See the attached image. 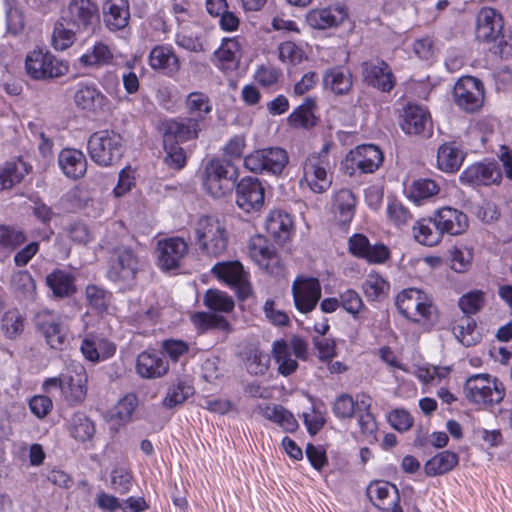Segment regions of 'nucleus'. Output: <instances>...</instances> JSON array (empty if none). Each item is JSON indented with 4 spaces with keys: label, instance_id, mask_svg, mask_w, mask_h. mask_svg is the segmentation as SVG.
Here are the masks:
<instances>
[{
    "label": "nucleus",
    "instance_id": "27",
    "mask_svg": "<svg viewBox=\"0 0 512 512\" xmlns=\"http://www.w3.org/2000/svg\"><path fill=\"white\" fill-rule=\"evenodd\" d=\"M168 370L169 364L159 352L146 350L136 359V372L142 378H160L167 374Z\"/></svg>",
    "mask_w": 512,
    "mask_h": 512
},
{
    "label": "nucleus",
    "instance_id": "48",
    "mask_svg": "<svg viewBox=\"0 0 512 512\" xmlns=\"http://www.w3.org/2000/svg\"><path fill=\"white\" fill-rule=\"evenodd\" d=\"M356 197L349 189H340L334 195V208L339 214L340 221L349 223L355 213Z\"/></svg>",
    "mask_w": 512,
    "mask_h": 512
},
{
    "label": "nucleus",
    "instance_id": "18",
    "mask_svg": "<svg viewBox=\"0 0 512 512\" xmlns=\"http://www.w3.org/2000/svg\"><path fill=\"white\" fill-rule=\"evenodd\" d=\"M156 253L158 266L162 270H174L187 255L188 244L180 237L163 239L158 241Z\"/></svg>",
    "mask_w": 512,
    "mask_h": 512
},
{
    "label": "nucleus",
    "instance_id": "34",
    "mask_svg": "<svg viewBox=\"0 0 512 512\" xmlns=\"http://www.w3.org/2000/svg\"><path fill=\"white\" fill-rule=\"evenodd\" d=\"M58 164L62 172L71 179L82 178L87 171L86 157L77 149H63L59 153Z\"/></svg>",
    "mask_w": 512,
    "mask_h": 512
},
{
    "label": "nucleus",
    "instance_id": "30",
    "mask_svg": "<svg viewBox=\"0 0 512 512\" xmlns=\"http://www.w3.org/2000/svg\"><path fill=\"white\" fill-rule=\"evenodd\" d=\"M149 65L153 70L173 76L180 69V61L173 48L168 45H157L149 53Z\"/></svg>",
    "mask_w": 512,
    "mask_h": 512
},
{
    "label": "nucleus",
    "instance_id": "11",
    "mask_svg": "<svg viewBox=\"0 0 512 512\" xmlns=\"http://www.w3.org/2000/svg\"><path fill=\"white\" fill-rule=\"evenodd\" d=\"M139 270V260L131 249L120 248L115 251L107 271L108 278L123 287L134 281Z\"/></svg>",
    "mask_w": 512,
    "mask_h": 512
},
{
    "label": "nucleus",
    "instance_id": "50",
    "mask_svg": "<svg viewBox=\"0 0 512 512\" xmlns=\"http://www.w3.org/2000/svg\"><path fill=\"white\" fill-rule=\"evenodd\" d=\"M266 419L277 423L286 432H294L298 428V422L293 414L280 405H269L264 409Z\"/></svg>",
    "mask_w": 512,
    "mask_h": 512
},
{
    "label": "nucleus",
    "instance_id": "33",
    "mask_svg": "<svg viewBox=\"0 0 512 512\" xmlns=\"http://www.w3.org/2000/svg\"><path fill=\"white\" fill-rule=\"evenodd\" d=\"M367 496L375 507L389 510L398 501V489L386 481H374L366 490Z\"/></svg>",
    "mask_w": 512,
    "mask_h": 512
},
{
    "label": "nucleus",
    "instance_id": "43",
    "mask_svg": "<svg viewBox=\"0 0 512 512\" xmlns=\"http://www.w3.org/2000/svg\"><path fill=\"white\" fill-rule=\"evenodd\" d=\"M31 170V166L19 159L15 162L6 163L0 169V190L11 189L20 183L25 175Z\"/></svg>",
    "mask_w": 512,
    "mask_h": 512
},
{
    "label": "nucleus",
    "instance_id": "1",
    "mask_svg": "<svg viewBox=\"0 0 512 512\" xmlns=\"http://www.w3.org/2000/svg\"><path fill=\"white\" fill-rule=\"evenodd\" d=\"M371 397L367 394L357 395L356 401L349 394L339 395L334 404L333 412L340 419H350L353 417L356 409L358 411V424L361 433L366 437L369 443L377 441V423L374 415L371 413Z\"/></svg>",
    "mask_w": 512,
    "mask_h": 512
},
{
    "label": "nucleus",
    "instance_id": "64",
    "mask_svg": "<svg viewBox=\"0 0 512 512\" xmlns=\"http://www.w3.org/2000/svg\"><path fill=\"white\" fill-rule=\"evenodd\" d=\"M137 405V397L134 394H127L115 405L113 417L123 422L128 421Z\"/></svg>",
    "mask_w": 512,
    "mask_h": 512
},
{
    "label": "nucleus",
    "instance_id": "19",
    "mask_svg": "<svg viewBox=\"0 0 512 512\" xmlns=\"http://www.w3.org/2000/svg\"><path fill=\"white\" fill-rule=\"evenodd\" d=\"M364 81L383 92L391 91L395 86V77L388 66L382 60H369L361 65Z\"/></svg>",
    "mask_w": 512,
    "mask_h": 512
},
{
    "label": "nucleus",
    "instance_id": "23",
    "mask_svg": "<svg viewBox=\"0 0 512 512\" xmlns=\"http://www.w3.org/2000/svg\"><path fill=\"white\" fill-rule=\"evenodd\" d=\"M349 251L358 258L370 263H384L390 256L389 249L384 244L371 245L363 234H354L348 241Z\"/></svg>",
    "mask_w": 512,
    "mask_h": 512
},
{
    "label": "nucleus",
    "instance_id": "29",
    "mask_svg": "<svg viewBox=\"0 0 512 512\" xmlns=\"http://www.w3.org/2000/svg\"><path fill=\"white\" fill-rule=\"evenodd\" d=\"M353 165L363 173L375 172L384 160L380 148L374 144H362L351 151Z\"/></svg>",
    "mask_w": 512,
    "mask_h": 512
},
{
    "label": "nucleus",
    "instance_id": "37",
    "mask_svg": "<svg viewBox=\"0 0 512 512\" xmlns=\"http://www.w3.org/2000/svg\"><path fill=\"white\" fill-rule=\"evenodd\" d=\"M413 235L418 243L429 247L438 245L444 236L434 215L418 220L413 226Z\"/></svg>",
    "mask_w": 512,
    "mask_h": 512
},
{
    "label": "nucleus",
    "instance_id": "47",
    "mask_svg": "<svg viewBox=\"0 0 512 512\" xmlns=\"http://www.w3.org/2000/svg\"><path fill=\"white\" fill-rule=\"evenodd\" d=\"M185 108L189 117L201 118L203 125L206 117L212 111V103L209 96L203 92H191L185 100Z\"/></svg>",
    "mask_w": 512,
    "mask_h": 512
},
{
    "label": "nucleus",
    "instance_id": "21",
    "mask_svg": "<svg viewBox=\"0 0 512 512\" xmlns=\"http://www.w3.org/2000/svg\"><path fill=\"white\" fill-rule=\"evenodd\" d=\"M503 30V19L500 13L490 7L482 8L477 14L476 38L481 42L497 41Z\"/></svg>",
    "mask_w": 512,
    "mask_h": 512
},
{
    "label": "nucleus",
    "instance_id": "10",
    "mask_svg": "<svg viewBox=\"0 0 512 512\" xmlns=\"http://www.w3.org/2000/svg\"><path fill=\"white\" fill-rule=\"evenodd\" d=\"M289 162L286 150L270 147L255 150L244 159V166L253 173L280 175Z\"/></svg>",
    "mask_w": 512,
    "mask_h": 512
},
{
    "label": "nucleus",
    "instance_id": "24",
    "mask_svg": "<svg viewBox=\"0 0 512 512\" xmlns=\"http://www.w3.org/2000/svg\"><path fill=\"white\" fill-rule=\"evenodd\" d=\"M62 393L70 405L82 403L86 397L87 374L82 365L74 366L73 371L62 374Z\"/></svg>",
    "mask_w": 512,
    "mask_h": 512
},
{
    "label": "nucleus",
    "instance_id": "63",
    "mask_svg": "<svg viewBox=\"0 0 512 512\" xmlns=\"http://www.w3.org/2000/svg\"><path fill=\"white\" fill-rule=\"evenodd\" d=\"M241 44L237 38H224L215 54L221 61L232 62L240 55Z\"/></svg>",
    "mask_w": 512,
    "mask_h": 512
},
{
    "label": "nucleus",
    "instance_id": "32",
    "mask_svg": "<svg viewBox=\"0 0 512 512\" xmlns=\"http://www.w3.org/2000/svg\"><path fill=\"white\" fill-rule=\"evenodd\" d=\"M238 356L250 375L262 376L270 367V356L255 345L245 346Z\"/></svg>",
    "mask_w": 512,
    "mask_h": 512
},
{
    "label": "nucleus",
    "instance_id": "13",
    "mask_svg": "<svg viewBox=\"0 0 512 512\" xmlns=\"http://www.w3.org/2000/svg\"><path fill=\"white\" fill-rule=\"evenodd\" d=\"M453 94L456 104L467 112L477 111L483 105L484 87L475 77L461 78L455 84Z\"/></svg>",
    "mask_w": 512,
    "mask_h": 512
},
{
    "label": "nucleus",
    "instance_id": "41",
    "mask_svg": "<svg viewBox=\"0 0 512 512\" xmlns=\"http://www.w3.org/2000/svg\"><path fill=\"white\" fill-rule=\"evenodd\" d=\"M346 14L341 9H316L307 16L309 25L315 29H327L343 22Z\"/></svg>",
    "mask_w": 512,
    "mask_h": 512
},
{
    "label": "nucleus",
    "instance_id": "9",
    "mask_svg": "<svg viewBox=\"0 0 512 512\" xmlns=\"http://www.w3.org/2000/svg\"><path fill=\"white\" fill-rule=\"evenodd\" d=\"M27 74L36 80L53 79L64 76L68 65L57 59L49 51L33 50L26 56Z\"/></svg>",
    "mask_w": 512,
    "mask_h": 512
},
{
    "label": "nucleus",
    "instance_id": "36",
    "mask_svg": "<svg viewBox=\"0 0 512 512\" xmlns=\"http://www.w3.org/2000/svg\"><path fill=\"white\" fill-rule=\"evenodd\" d=\"M103 15L110 30L125 28L130 17L127 0H106L103 4Z\"/></svg>",
    "mask_w": 512,
    "mask_h": 512
},
{
    "label": "nucleus",
    "instance_id": "8",
    "mask_svg": "<svg viewBox=\"0 0 512 512\" xmlns=\"http://www.w3.org/2000/svg\"><path fill=\"white\" fill-rule=\"evenodd\" d=\"M35 323L52 349L64 350L68 346L69 328L60 314L50 310L39 311L35 316Z\"/></svg>",
    "mask_w": 512,
    "mask_h": 512
},
{
    "label": "nucleus",
    "instance_id": "62",
    "mask_svg": "<svg viewBox=\"0 0 512 512\" xmlns=\"http://www.w3.org/2000/svg\"><path fill=\"white\" fill-rule=\"evenodd\" d=\"M192 393L191 387L183 382H178L172 385L163 400V405L168 408L175 407L182 404L188 396Z\"/></svg>",
    "mask_w": 512,
    "mask_h": 512
},
{
    "label": "nucleus",
    "instance_id": "5",
    "mask_svg": "<svg viewBox=\"0 0 512 512\" xmlns=\"http://www.w3.org/2000/svg\"><path fill=\"white\" fill-rule=\"evenodd\" d=\"M330 147V143H325L319 152L309 154L303 163L300 184L306 185L314 193H323L332 184V178L328 175Z\"/></svg>",
    "mask_w": 512,
    "mask_h": 512
},
{
    "label": "nucleus",
    "instance_id": "61",
    "mask_svg": "<svg viewBox=\"0 0 512 512\" xmlns=\"http://www.w3.org/2000/svg\"><path fill=\"white\" fill-rule=\"evenodd\" d=\"M164 149L166 151L165 163L174 169H181L186 163V154L182 147L177 142L171 141L163 142Z\"/></svg>",
    "mask_w": 512,
    "mask_h": 512
},
{
    "label": "nucleus",
    "instance_id": "20",
    "mask_svg": "<svg viewBox=\"0 0 512 512\" xmlns=\"http://www.w3.org/2000/svg\"><path fill=\"white\" fill-rule=\"evenodd\" d=\"M502 178L495 162H477L468 166L460 175V182L471 186L498 184Z\"/></svg>",
    "mask_w": 512,
    "mask_h": 512
},
{
    "label": "nucleus",
    "instance_id": "14",
    "mask_svg": "<svg viewBox=\"0 0 512 512\" xmlns=\"http://www.w3.org/2000/svg\"><path fill=\"white\" fill-rule=\"evenodd\" d=\"M212 273L218 279L236 289L240 299H246L252 292L248 281V274L238 261L217 263L212 268Z\"/></svg>",
    "mask_w": 512,
    "mask_h": 512
},
{
    "label": "nucleus",
    "instance_id": "22",
    "mask_svg": "<svg viewBox=\"0 0 512 512\" xmlns=\"http://www.w3.org/2000/svg\"><path fill=\"white\" fill-rule=\"evenodd\" d=\"M400 126L409 135L429 134L432 129L430 114L419 105L409 104L401 114Z\"/></svg>",
    "mask_w": 512,
    "mask_h": 512
},
{
    "label": "nucleus",
    "instance_id": "45",
    "mask_svg": "<svg viewBox=\"0 0 512 512\" xmlns=\"http://www.w3.org/2000/svg\"><path fill=\"white\" fill-rule=\"evenodd\" d=\"M75 278L62 270H55L46 277V283L56 297L71 296L75 291Z\"/></svg>",
    "mask_w": 512,
    "mask_h": 512
},
{
    "label": "nucleus",
    "instance_id": "38",
    "mask_svg": "<svg viewBox=\"0 0 512 512\" xmlns=\"http://www.w3.org/2000/svg\"><path fill=\"white\" fill-rule=\"evenodd\" d=\"M293 221L291 216L281 210H273L266 219V230L275 239L280 242L286 241L292 231Z\"/></svg>",
    "mask_w": 512,
    "mask_h": 512
},
{
    "label": "nucleus",
    "instance_id": "54",
    "mask_svg": "<svg viewBox=\"0 0 512 512\" xmlns=\"http://www.w3.org/2000/svg\"><path fill=\"white\" fill-rule=\"evenodd\" d=\"M85 296L89 306L98 314L107 312L111 300V294L94 284H90L85 289Z\"/></svg>",
    "mask_w": 512,
    "mask_h": 512
},
{
    "label": "nucleus",
    "instance_id": "31",
    "mask_svg": "<svg viewBox=\"0 0 512 512\" xmlns=\"http://www.w3.org/2000/svg\"><path fill=\"white\" fill-rule=\"evenodd\" d=\"M466 157L463 146L458 141H448L439 146L437 151V166L446 173L458 171Z\"/></svg>",
    "mask_w": 512,
    "mask_h": 512
},
{
    "label": "nucleus",
    "instance_id": "3",
    "mask_svg": "<svg viewBox=\"0 0 512 512\" xmlns=\"http://www.w3.org/2000/svg\"><path fill=\"white\" fill-rule=\"evenodd\" d=\"M194 235L201 252L208 256H220L227 249L226 226L216 217L201 216L195 223Z\"/></svg>",
    "mask_w": 512,
    "mask_h": 512
},
{
    "label": "nucleus",
    "instance_id": "16",
    "mask_svg": "<svg viewBox=\"0 0 512 512\" xmlns=\"http://www.w3.org/2000/svg\"><path fill=\"white\" fill-rule=\"evenodd\" d=\"M295 307L302 313H309L316 307L321 297V285L316 278L298 277L292 285Z\"/></svg>",
    "mask_w": 512,
    "mask_h": 512
},
{
    "label": "nucleus",
    "instance_id": "49",
    "mask_svg": "<svg viewBox=\"0 0 512 512\" xmlns=\"http://www.w3.org/2000/svg\"><path fill=\"white\" fill-rule=\"evenodd\" d=\"M275 361L278 363V372L283 376H289L298 368V363L291 358L290 349L284 340L275 341L272 348Z\"/></svg>",
    "mask_w": 512,
    "mask_h": 512
},
{
    "label": "nucleus",
    "instance_id": "26",
    "mask_svg": "<svg viewBox=\"0 0 512 512\" xmlns=\"http://www.w3.org/2000/svg\"><path fill=\"white\" fill-rule=\"evenodd\" d=\"M433 215L443 235H460L468 228L467 215L458 209L442 207L436 210Z\"/></svg>",
    "mask_w": 512,
    "mask_h": 512
},
{
    "label": "nucleus",
    "instance_id": "17",
    "mask_svg": "<svg viewBox=\"0 0 512 512\" xmlns=\"http://www.w3.org/2000/svg\"><path fill=\"white\" fill-rule=\"evenodd\" d=\"M264 198V187L255 177H244L236 185V203L245 212L259 211Z\"/></svg>",
    "mask_w": 512,
    "mask_h": 512
},
{
    "label": "nucleus",
    "instance_id": "42",
    "mask_svg": "<svg viewBox=\"0 0 512 512\" xmlns=\"http://www.w3.org/2000/svg\"><path fill=\"white\" fill-rule=\"evenodd\" d=\"M452 332L456 339L466 347L475 345L481 339V334L476 329V322L470 316L462 315L458 318L453 324Z\"/></svg>",
    "mask_w": 512,
    "mask_h": 512
},
{
    "label": "nucleus",
    "instance_id": "6",
    "mask_svg": "<svg viewBox=\"0 0 512 512\" xmlns=\"http://www.w3.org/2000/svg\"><path fill=\"white\" fill-rule=\"evenodd\" d=\"M464 393L473 403L492 405L503 400L505 388L500 381L488 374H475L467 379Z\"/></svg>",
    "mask_w": 512,
    "mask_h": 512
},
{
    "label": "nucleus",
    "instance_id": "2",
    "mask_svg": "<svg viewBox=\"0 0 512 512\" xmlns=\"http://www.w3.org/2000/svg\"><path fill=\"white\" fill-rule=\"evenodd\" d=\"M395 304L404 318L423 326L432 322L437 313L432 298L417 288H408L399 292Z\"/></svg>",
    "mask_w": 512,
    "mask_h": 512
},
{
    "label": "nucleus",
    "instance_id": "55",
    "mask_svg": "<svg viewBox=\"0 0 512 512\" xmlns=\"http://www.w3.org/2000/svg\"><path fill=\"white\" fill-rule=\"evenodd\" d=\"M205 305L214 311L229 313L234 309V301L226 293L209 289L204 297Z\"/></svg>",
    "mask_w": 512,
    "mask_h": 512
},
{
    "label": "nucleus",
    "instance_id": "59",
    "mask_svg": "<svg viewBox=\"0 0 512 512\" xmlns=\"http://www.w3.org/2000/svg\"><path fill=\"white\" fill-rule=\"evenodd\" d=\"M27 241V236L22 230L0 225V246L15 250Z\"/></svg>",
    "mask_w": 512,
    "mask_h": 512
},
{
    "label": "nucleus",
    "instance_id": "56",
    "mask_svg": "<svg viewBox=\"0 0 512 512\" xmlns=\"http://www.w3.org/2000/svg\"><path fill=\"white\" fill-rule=\"evenodd\" d=\"M486 301L485 293L481 290H473L462 295L458 301V306L464 316H470L479 312Z\"/></svg>",
    "mask_w": 512,
    "mask_h": 512
},
{
    "label": "nucleus",
    "instance_id": "40",
    "mask_svg": "<svg viewBox=\"0 0 512 512\" xmlns=\"http://www.w3.org/2000/svg\"><path fill=\"white\" fill-rule=\"evenodd\" d=\"M326 88L338 95L346 94L352 87V77L348 69L334 67L327 70L323 76Z\"/></svg>",
    "mask_w": 512,
    "mask_h": 512
},
{
    "label": "nucleus",
    "instance_id": "51",
    "mask_svg": "<svg viewBox=\"0 0 512 512\" xmlns=\"http://www.w3.org/2000/svg\"><path fill=\"white\" fill-rule=\"evenodd\" d=\"M389 283L378 273H369L363 283V291L368 300L379 301L389 292Z\"/></svg>",
    "mask_w": 512,
    "mask_h": 512
},
{
    "label": "nucleus",
    "instance_id": "4",
    "mask_svg": "<svg viewBox=\"0 0 512 512\" xmlns=\"http://www.w3.org/2000/svg\"><path fill=\"white\" fill-rule=\"evenodd\" d=\"M87 148L91 160L102 167L116 164L124 154L121 135L110 130L93 133L88 140Z\"/></svg>",
    "mask_w": 512,
    "mask_h": 512
},
{
    "label": "nucleus",
    "instance_id": "52",
    "mask_svg": "<svg viewBox=\"0 0 512 512\" xmlns=\"http://www.w3.org/2000/svg\"><path fill=\"white\" fill-rule=\"evenodd\" d=\"M192 323L201 331L219 329L225 333L231 332L230 323L222 316L207 312H198L192 315Z\"/></svg>",
    "mask_w": 512,
    "mask_h": 512
},
{
    "label": "nucleus",
    "instance_id": "7",
    "mask_svg": "<svg viewBox=\"0 0 512 512\" xmlns=\"http://www.w3.org/2000/svg\"><path fill=\"white\" fill-rule=\"evenodd\" d=\"M237 175L232 164L211 160L203 173V186L212 197L221 198L232 191Z\"/></svg>",
    "mask_w": 512,
    "mask_h": 512
},
{
    "label": "nucleus",
    "instance_id": "15",
    "mask_svg": "<svg viewBox=\"0 0 512 512\" xmlns=\"http://www.w3.org/2000/svg\"><path fill=\"white\" fill-rule=\"evenodd\" d=\"M202 129L201 118L178 117L162 123L163 142H185L198 137Z\"/></svg>",
    "mask_w": 512,
    "mask_h": 512
},
{
    "label": "nucleus",
    "instance_id": "39",
    "mask_svg": "<svg viewBox=\"0 0 512 512\" xmlns=\"http://www.w3.org/2000/svg\"><path fill=\"white\" fill-rule=\"evenodd\" d=\"M113 59L114 55L110 47L103 42H96L79 57L78 61L82 67L99 69L110 65Z\"/></svg>",
    "mask_w": 512,
    "mask_h": 512
},
{
    "label": "nucleus",
    "instance_id": "57",
    "mask_svg": "<svg viewBox=\"0 0 512 512\" xmlns=\"http://www.w3.org/2000/svg\"><path fill=\"white\" fill-rule=\"evenodd\" d=\"M95 433L94 423L85 415L77 414L72 419L71 435L76 440L85 442L90 440Z\"/></svg>",
    "mask_w": 512,
    "mask_h": 512
},
{
    "label": "nucleus",
    "instance_id": "12",
    "mask_svg": "<svg viewBox=\"0 0 512 512\" xmlns=\"http://www.w3.org/2000/svg\"><path fill=\"white\" fill-rule=\"evenodd\" d=\"M98 17V6L92 0H70L61 20L76 31H86L93 26Z\"/></svg>",
    "mask_w": 512,
    "mask_h": 512
},
{
    "label": "nucleus",
    "instance_id": "58",
    "mask_svg": "<svg viewBox=\"0 0 512 512\" xmlns=\"http://www.w3.org/2000/svg\"><path fill=\"white\" fill-rule=\"evenodd\" d=\"M439 192L438 184L431 179H418L413 182L410 189V198L415 202L430 198Z\"/></svg>",
    "mask_w": 512,
    "mask_h": 512
},
{
    "label": "nucleus",
    "instance_id": "60",
    "mask_svg": "<svg viewBox=\"0 0 512 512\" xmlns=\"http://www.w3.org/2000/svg\"><path fill=\"white\" fill-rule=\"evenodd\" d=\"M24 328V319L18 310L7 311L2 318V329L5 335L10 338H16Z\"/></svg>",
    "mask_w": 512,
    "mask_h": 512
},
{
    "label": "nucleus",
    "instance_id": "46",
    "mask_svg": "<svg viewBox=\"0 0 512 512\" xmlns=\"http://www.w3.org/2000/svg\"><path fill=\"white\" fill-rule=\"evenodd\" d=\"M315 108V100L306 98L304 102L289 115V125L295 128L301 127L306 129L315 126L317 120L314 114Z\"/></svg>",
    "mask_w": 512,
    "mask_h": 512
},
{
    "label": "nucleus",
    "instance_id": "28",
    "mask_svg": "<svg viewBox=\"0 0 512 512\" xmlns=\"http://www.w3.org/2000/svg\"><path fill=\"white\" fill-rule=\"evenodd\" d=\"M80 350L85 359L95 363L112 357L116 345L98 335L87 334L81 341Z\"/></svg>",
    "mask_w": 512,
    "mask_h": 512
},
{
    "label": "nucleus",
    "instance_id": "53",
    "mask_svg": "<svg viewBox=\"0 0 512 512\" xmlns=\"http://www.w3.org/2000/svg\"><path fill=\"white\" fill-rule=\"evenodd\" d=\"M76 29L69 28L66 23L58 21L53 29L51 44L57 51H64L71 47L76 40Z\"/></svg>",
    "mask_w": 512,
    "mask_h": 512
},
{
    "label": "nucleus",
    "instance_id": "44",
    "mask_svg": "<svg viewBox=\"0 0 512 512\" xmlns=\"http://www.w3.org/2000/svg\"><path fill=\"white\" fill-rule=\"evenodd\" d=\"M458 461L459 458L456 453L445 450L429 459L424 465V471L428 476L443 475L453 470Z\"/></svg>",
    "mask_w": 512,
    "mask_h": 512
},
{
    "label": "nucleus",
    "instance_id": "35",
    "mask_svg": "<svg viewBox=\"0 0 512 512\" xmlns=\"http://www.w3.org/2000/svg\"><path fill=\"white\" fill-rule=\"evenodd\" d=\"M248 253L250 258L261 269L269 270L278 261L274 249L269 245L267 239L261 235H255L250 238Z\"/></svg>",
    "mask_w": 512,
    "mask_h": 512
},
{
    "label": "nucleus",
    "instance_id": "25",
    "mask_svg": "<svg viewBox=\"0 0 512 512\" xmlns=\"http://www.w3.org/2000/svg\"><path fill=\"white\" fill-rule=\"evenodd\" d=\"M106 96L93 83H79L74 91V103L82 110L97 113L107 105Z\"/></svg>",
    "mask_w": 512,
    "mask_h": 512
}]
</instances>
